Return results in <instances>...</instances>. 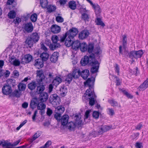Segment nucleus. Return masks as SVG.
<instances>
[{
  "mask_svg": "<svg viewBox=\"0 0 148 148\" xmlns=\"http://www.w3.org/2000/svg\"><path fill=\"white\" fill-rule=\"evenodd\" d=\"M108 102L111 104L112 106L113 107L118 106V104L117 102L113 99L108 100Z\"/></svg>",
  "mask_w": 148,
  "mask_h": 148,
  "instance_id": "nucleus-37",
  "label": "nucleus"
},
{
  "mask_svg": "<svg viewBox=\"0 0 148 148\" xmlns=\"http://www.w3.org/2000/svg\"><path fill=\"white\" fill-rule=\"evenodd\" d=\"M79 49L82 52L88 51L89 53V56L90 54H93L95 56H99L101 53V50L99 47H71V51L73 52ZM87 56V55H86Z\"/></svg>",
  "mask_w": 148,
  "mask_h": 148,
  "instance_id": "nucleus-3",
  "label": "nucleus"
},
{
  "mask_svg": "<svg viewBox=\"0 0 148 148\" xmlns=\"http://www.w3.org/2000/svg\"><path fill=\"white\" fill-rule=\"evenodd\" d=\"M36 86V83L35 82L32 81L29 83L28 85V88L31 90L35 89Z\"/></svg>",
  "mask_w": 148,
  "mask_h": 148,
  "instance_id": "nucleus-33",
  "label": "nucleus"
},
{
  "mask_svg": "<svg viewBox=\"0 0 148 148\" xmlns=\"http://www.w3.org/2000/svg\"><path fill=\"white\" fill-rule=\"evenodd\" d=\"M40 57L42 59V60L43 61H46L49 58V54L47 53L43 52L41 54Z\"/></svg>",
  "mask_w": 148,
  "mask_h": 148,
  "instance_id": "nucleus-27",
  "label": "nucleus"
},
{
  "mask_svg": "<svg viewBox=\"0 0 148 148\" xmlns=\"http://www.w3.org/2000/svg\"><path fill=\"white\" fill-rule=\"evenodd\" d=\"M58 56V53L57 52H55L53 53L50 58V60L51 62L55 63L57 60Z\"/></svg>",
  "mask_w": 148,
  "mask_h": 148,
  "instance_id": "nucleus-20",
  "label": "nucleus"
},
{
  "mask_svg": "<svg viewBox=\"0 0 148 148\" xmlns=\"http://www.w3.org/2000/svg\"><path fill=\"white\" fill-rule=\"evenodd\" d=\"M68 36L66 33L64 34L62 36L60 37V38L59 40V41L61 43H62L64 42V40L67 36Z\"/></svg>",
  "mask_w": 148,
  "mask_h": 148,
  "instance_id": "nucleus-46",
  "label": "nucleus"
},
{
  "mask_svg": "<svg viewBox=\"0 0 148 148\" xmlns=\"http://www.w3.org/2000/svg\"><path fill=\"white\" fill-rule=\"evenodd\" d=\"M16 58L14 56H12L9 59V61L11 63V64H12L14 60L16 59Z\"/></svg>",
  "mask_w": 148,
  "mask_h": 148,
  "instance_id": "nucleus-62",
  "label": "nucleus"
},
{
  "mask_svg": "<svg viewBox=\"0 0 148 148\" xmlns=\"http://www.w3.org/2000/svg\"><path fill=\"white\" fill-rule=\"evenodd\" d=\"M69 118V116L68 115H63L60 119L62 124L63 125H65L67 124Z\"/></svg>",
  "mask_w": 148,
  "mask_h": 148,
  "instance_id": "nucleus-19",
  "label": "nucleus"
},
{
  "mask_svg": "<svg viewBox=\"0 0 148 148\" xmlns=\"http://www.w3.org/2000/svg\"><path fill=\"white\" fill-rule=\"evenodd\" d=\"M32 57L29 54L25 55L22 59V62L24 63H27L30 62L32 60Z\"/></svg>",
  "mask_w": 148,
  "mask_h": 148,
  "instance_id": "nucleus-18",
  "label": "nucleus"
},
{
  "mask_svg": "<svg viewBox=\"0 0 148 148\" xmlns=\"http://www.w3.org/2000/svg\"><path fill=\"white\" fill-rule=\"evenodd\" d=\"M40 4L43 8H46L47 6L48 2L47 0H40Z\"/></svg>",
  "mask_w": 148,
  "mask_h": 148,
  "instance_id": "nucleus-34",
  "label": "nucleus"
},
{
  "mask_svg": "<svg viewBox=\"0 0 148 148\" xmlns=\"http://www.w3.org/2000/svg\"><path fill=\"white\" fill-rule=\"evenodd\" d=\"M144 52L142 50H139L138 51H132L130 54V57L132 59L133 58H140Z\"/></svg>",
  "mask_w": 148,
  "mask_h": 148,
  "instance_id": "nucleus-7",
  "label": "nucleus"
},
{
  "mask_svg": "<svg viewBox=\"0 0 148 148\" xmlns=\"http://www.w3.org/2000/svg\"><path fill=\"white\" fill-rule=\"evenodd\" d=\"M45 89V86L43 85H40L37 86L36 92L38 94H41Z\"/></svg>",
  "mask_w": 148,
  "mask_h": 148,
  "instance_id": "nucleus-32",
  "label": "nucleus"
},
{
  "mask_svg": "<svg viewBox=\"0 0 148 148\" xmlns=\"http://www.w3.org/2000/svg\"><path fill=\"white\" fill-rule=\"evenodd\" d=\"M20 22V19L18 17H16L15 19H14L13 21V22L15 24H19Z\"/></svg>",
  "mask_w": 148,
  "mask_h": 148,
  "instance_id": "nucleus-57",
  "label": "nucleus"
},
{
  "mask_svg": "<svg viewBox=\"0 0 148 148\" xmlns=\"http://www.w3.org/2000/svg\"><path fill=\"white\" fill-rule=\"evenodd\" d=\"M34 65L38 69L43 66V61L41 59H38L35 60Z\"/></svg>",
  "mask_w": 148,
  "mask_h": 148,
  "instance_id": "nucleus-17",
  "label": "nucleus"
},
{
  "mask_svg": "<svg viewBox=\"0 0 148 148\" xmlns=\"http://www.w3.org/2000/svg\"><path fill=\"white\" fill-rule=\"evenodd\" d=\"M59 99L56 94H53L50 96L49 101L54 106H56L58 103V100Z\"/></svg>",
  "mask_w": 148,
  "mask_h": 148,
  "instance_id": "nucleus-9",
  "label": "nucleus"
},
{
  "mask_svg": "<svg viewBox=\"0 0 148 148\" xmlns=\"http://www.w3.org/2000/svg\"><path fill=\"white\" fill-rule=\"evenodd\" d=\"M0 145H2L3 147H9L8 146H11V143H10L8 140H2L0 141Z\"/></svg>",
  "mask_w": 148,
  "mask_h": 148,
  "instance_id": "nucleus-24",
  "label": "nucleus"
},
{
  "mask_svg": "<svg viewBox=\"0 0 148 148\" xmlns=\"http://www.w3.org/2000/svg\"><path fill=\"white\" fill-rule=\"evenodd\" d=\"M123 46H125L126 45L127 41V36L125 35H124L123 36Z\"/></svg>",
  "mask_w": 148,
  "mask_h": 148,
  "instance_id": "nucleus-52",
  "label": "nucleus"
},
{
  "mask_svg": "<svg viewBox=\"0 0 148 148\" xmlns=\"http://www.w3.org/2000/svg\"><path fill=\"white\" fill-rule=\"evenodd\" d=\"M51 144V142L50 141H48L45 144L44 146L43 147H41L40 148H46L48 147Z\"/></svg>",
  "mask_w": 148,
  "mask_h": 148,
  "instance_id": "nucleus-58",
  "label": "nucleus"
},
{
  "mask_svg": "<svg viewBox=\"0 0 148 148\" xmlns=\"http://www.w3.org/2000/svg\"><path fill=\"white\" fill-rule=\"evenodd\" d=\"M139 135V133H134L131 135V137L133 139H137Z\"/></svg>",
  "mask_w": 148,
  "mask_h": 148,
  "instance_id": "nucleus-61",
  "label": "nucleus"
},
{
  "mask_svg": "<svg viewBox=\"0 0 148 148\" xmlns=\"http://www.w3.org/2000/svg\"><path fill=\"white\" fill-rule=\"evenodd\" d=\"M33 41L36 42L38 41L39 39V36L37 33H34L32 34L30 37Z\"/></svg>",
  "mask_w": 148,
  "mask_h": 148,
  "instance_id": "nucleus-26",
  "label": "nucleus"
},
{
  "mask_svg": "<svg viewBox=\"0 0 148 148\" xmlns=\"http://www.w3.org/2000/svg\"><path fill=\"white\" fill-rule=\"evenodd\" d=\"M89 75V71L87 69H85L82 71L80 73V75L84 79H87Z\"/></svg>",
  "mask_w": 148,
  "mask_h": 148,
  "instance_id": "nucleus-23",
  "label": "nucleus"
},
{
  "mask_svg": "<svg viewBox=\"0 0 148 148\" xmlns=\"http://www.w3.org/2000/svg\"><path fill=\"white\" fill-rule=\"evenodd\" d=\"M26 87V84L22 83H20L18 85V87L20 91H23L25 90Z\"/></svg>",
  "mask_w": 148,
  "mask_h": 148,
  "instance_id": "nucleus-36",
  "label": "nucleus"
},
{
  "mask_svg": "<svg viewBox=\"0 0 148 148\" xmlns=\"http://www.w3.org/2000/svg\"><path fill=\"white\" fill-rule=\"evenodd\" d=\"M90 5H92V7L94 9L95 14H98L101 12V9L100 6L98 4H94L92 3V4Z\"/></svg>",
  "mask_w": 148,
  "mask_h": 148,
  "instance_id": "nucleus-22",
  "label": "nucleus"
},
{
  "mask_svg": "<svg viewBox=\"0 0 148 148\" xmlns=\"http://www.w3.org/2000/svg\"><path fill=\"white\" fill-rule=\"evenodd\" d=\"M96 21L97 22V25H100L103 27L105 26V24L101 21V18H97Z\"/></svg>",
  "mask_w": 148,
  "mask_h": 148,
  "instance_id": "nucleus-44",
  "label": "nucleus"
},
{
  "mask_svg": "<svg viewBox=\"0 0 148 148\" xmlns=\"http://www.w3.org/2000/svg\"><path fill=\"white\" fill-rule=\"evenodd\" d=\"M60 92L61 95H65L67 92L66 88L64 87L61 88L60 89Z\"/></svg>",
  "mask_w": 148,
  "mask_h": 148,
  "instance_id": "nucleus-50",
  "label": "nucleus"
},
{
  "mask_svg": "<svg viewBox=\"0 0 148 148\" xmlns=\"http://www.w3.org/2000/svg\"><path fill=\"white\" fill-rule=\"evenodd\" d=\"M16 16V12L14 10L10 11L8 14V16L10 18H13Z\"/></svg>",
  "mask_w": 148,
  "mask_h": 148,
  "instance_id": "nucleus-40",
  "label": "nucleus"
},
{
  "mask_svg": "<svg viewBox=\"0 0 148 148\" xmlns=\"http://www.w3.org/2000/svg\"><path fill=\"white\" fill-rule=\"evenodd\" d=\"M89 34V32L88 30H84L79 34L78 38L79 39L83 40L87 38Z\"/></svg>",
  "mask_w": 148,
  "mask_h": 148,
  "instance_id": "nucleus-10",
  "label": "nucleus"
},
{
  "mask_svg": "<svg viewBox=\"0 0 148 148\" xmlns=\"http://www.w3.org/2000/svg\"><path fill=\"white\" fill-rule=\"evenodd\" d=\"M22 28L26 32L29 33L32 32L34 27L32 23L29 22L23 24Z\"/></svg>",
  "mask_w": 148,
  "mask_h": 148,
  "instance_id": "nucleus-6",
  "label": "nucleus"
},
{
  "mask_svg": "<svg viewBox=\"0 0 148 148\" xmlns=\"http://www.w3.org/2000/svg\"><path fill=\"white\" fill-rule=\"evenodd\" d=\"M12 64L15 66H19L20 64V62L18 60L16 59Z\"/></svg>",
  "mask_w": 148,
  "mask_h": 148,
  "instance_id": "nucleus-59",
  "label": "nucleus"
},
{
  "mask_svg": "<svg viewBox=\"0 0 148 148\" xmlns=\"http://www.w3.org/2000/svg\"><path fill=\"white\" fill-rule=\"evenodd\" d=\"M52 110L49 108H47V114L49 116H50L52 114Z\"/></svg>",
  "mask_w": 148,
  "mask_h": 148,
  "instance_id": "nucleus-60",
  "label": "nucleus"
},
{
  "mask_svg": "<svg viewBox=\"0 0 148 148\" xmlns=\"http://www.w3.org/2000/svg\"><path fill=\"white\" fill-rule=\"evenodd\" d=\"M78 32L77 28L73 27L66 32V34H67L68 37L65 41L64 45H71L72 42L71 40L76 36Z\"/></svg>",
  "mask_w": 148,
  "mask_h": 148,
  "instance_id": "nucleus-4",
  "label": "nucleus"
},
{
  "mask_svg": "<svg viewBox=\"0 0 148 148\" xmlns=\"http://www.w3.org/2000/svg\"><path fill=\"white\" fill-rule=\"evenodd\" d=\"M72 44L71 45H65L66 46H73V45L74 46H80V42L78 40H77L74 42H73L72 40Z\"/></svg>",
  "mask_w": 148,
  "mask_h": 148,
  "instance_id": "nucleus-38",
  "label": "nucleus"
},
{
  "mask_svg": "<svg viewBox=\"0 0 148 148\" xmlns=\"http://www.w3.org/2000/svg\"><path fill=\"white\" fill-rule=\"evenodd\" d=\"M69 8L72 10H74L76 8V4L75 1H71L69 3Z\"/></svg>",
  "mask_w": 148,
  "mask_h": 148,
  "instance_id": "nucleus-30",
  "label": "nucleus"
},
{
  "mask_svg": "<svg viewBox=\"0 0 148 148\" xmlns=\"http://www.w3.org/2000/svg\"><path fill=\"white\" fill-rule=\"evenodd\" d=\"M75 122H71L67 124L68 128L71 130H73L77 126L80 125L82 123V121L78 116H75Z\"/></svg>",
  "mask_w": 148,
  "mask_h": 148,
  "instance_id": "nucleus-5",
  "label": "nucleus"
},
{
  "mask_svg": "<svg viewBox=\"0 0 148 148\" xmlns=\"http://www.w3.org/2000/svg\"><path fill=\"white\" fill-rule=\"evenodd\" d=\"M91 112V110H87L84 116V120L88 118L90 116V113Z\"/></svg>",
  "mask_w": 148,
  "mask_h": 148,
  "instance_id": "nucleus-55",
  "label": "nucleus"
},
{
  "mask_svg": "<svg viewBox=\"0 0 148 148\" xmlns=\"http://www.w3.org/2000/svg\"><path fill=\"white\" fill-rule=\"evenodd\" d=\"M48 96L47 93L43 92L40 94L39 97L40 100L42 102L46 101L48 99Z\"/></svg>",
  "mask_w": 148,
  "mask_h": 148,
  "instance_id": "nucleus-16",
  "label": "nucleus"
},
{
  "mask_svg": "<svg viewBox=\"0 0 148 148\" xmlns=\"http://www.w3.org/2000/svg\"><path fill=\"white\" fill-rule=\"evenodd\" d=\"M53 86L52 84H50L49 86L48 92L50 93L53 90Z\"/></svg>",
  "mask_w": 148,
  "mask_h": 148,
  "instance_id": "nucleus-64",
  "label": "nucleus"
},
{
  "mask_svg": "<svg viewBox=\"0 0 148 148\" xmlns=\"http://www.w3.org/2000/svg\"><path fill=\"white\" fill-rule=\"evenodd\" d=\"M21 91L19 90H15L13 92V95L17 97H19L21 95Z\"/></svg>",
  "mask_w": 148,
  "mask_h": 148,
  "instance_id": "nucleus-42",
  "label": "nucleus"
},
{
  "mask_svg": "<svg viewBox=\"0 0 148 148\" xmlns=\"http://www.w3.org/2000/svg\"><path fill=\"white\" fill-rule=\"evenodd\" d=\"M148 87V81L146 80L141 85L138 89L139 91H143Z\"/></svg>",
  "mask_w": 148,
  "mask_h": 148,
  "instance_id": "nucleus-21",
  "label": "nucleus"
},
{
  "mask_svg": "<svg viewBox=\"0 0 148 148\" xmlns=\"http://www.w3.org/2000/svg\"><path fill=\"white\" fill-rule=\"evenodd\" d=\"M94 78L91 77L87 79L86 82H84L85 86L87 85L89 88L87 89L83 97H85L89 99V103L91 106L94 105L96 101V96L95 95L92 86L94 84Z\"/></svg>",
  "mask_w": 148,
  "mask_h": 148,
  "instance_id": "nucleus-2",
  "label": "nucleus"
},
{
  "mask_svg": "<svg viewBox=\"0 0 148 148\" xmlns=\"http://www.w3.org/2000/svg\"><path fill=\"white\" fill-rule=\"evenodd\" d=\"M73 77L71 73L69 74L66 76V80L69 82H71L73 79Z\"/></svg>",
  "mask_w": 148,
  "mask_h": 148,
  "instance_id": "nucleus-49",
  "label": "nucleus"
},
{
  "mask_svg": "<svg viewBox=\"0 0 148 148\" xmlns=\"http://www.w3.org/2000/svg\"><path fill=\"white\" fill-rule=\"evenodd\" d=\"M107 113L110 116H112L114 115V110L112 108H108L107 109Z\"/></svg>",
  "mask_w": 148,
  "mask_h": 148,
  "instance_id": "nucleus-41",
  "label": "nucleus"
},
{
  "mask_svg": "<svg viewBox=\"0 0 148 148\" xmlns=\"http://www.w3.org/2000/svg\"><path fill=\"white\" fill-rule=\"evenodd\" d=\"M99 56H95L91 54L89 56H85L81 61V63L83 66L88 64L92 66L91 72L92 73L97 72L99 68V63L98 61L96 60V58L99 57Z\"/></svg>",
  "mask_w": 148,
  "mask_h": 148,
  "instance_id": "nucleus-1",
  "label": "nucleus"
},
{
  "mask_svg": "<svg viewBox=\"0 0 148 148\" xmlns=\"http://www.w3.org/2000/svg\"><path fill=\"white\" fill-rule=\"evenodd\" d=\"M93 116L96 119H98L99 116V113L97 111H95L93 112L92 114Z\"/></svg>",
  "mask_w": 148,
  "mask_h": 148,
  "instance_id": "nucleus-54",
  "label": "nucleus"
},
{
  "mask_svg": "<svg viewBox=\"0 0 148 148\" xmlns=\"http://www.w3.org/2000/svg\"><path fill=\"white\" fill-rule=\"evenodd\" d=\"M46 8L48 10V12L50 13L55 11L56 9L55 6L51 5H48Z\"/></svg>",
  "mask_w": 148,
  "mask_h": 148,
  "instance_id": "nucleus-35",
  "label": "nucleus"
},
{
  "mask_svg": "<svg viewBox=\"0 0 148 148\" xmlns=\"http://www.w3.org/2000/svg\"><path fill=\"white\" fill-rule=\"evenodd\" d=\"M51 40L53 43L57 44V42L59 41V39L57 36L54 35L51 37Z\"/></svg>",
  "mask_w": 148,
  "mask_h": 148,
  "instance_id": "nucleus-39",
  "label": "nucleus"
},
{
  "mask_svg": "<svg viewBox=\"0 0 148 148\" xmlns=\"http://www.w3.org/2000/svg\"><path fill=\"white\" fill-rule=\"evenodd\" d=\"M80 75L79 70L75 67H74L73 69L72 75L74 78H77L79 77Z\"/></svg>",
  "mask_w": 148,
  "mask_h": 148,
  "instance_id": "nucleus-12",
  "label": "nucleus"
},
{
  "mask_svg": "<svg viewBox=\"0 0 148 148\" xmlns=\"http://www.w3.org/2000/svg\"><path fill=\"white\" fill-rule=\"evenodd\" d=\"M61 115L60 114L56 112V113L54 115V117L58 121H60L61 119Z\"/></svg>",
  "mask_w": 148,
  "mask_h": 148,
  "instance_id": "nucleus-53",
  "label": "nucleus"
},
{
  "mask_svg": "<svg viewBox=\"0 0 148 148\" xmlns=\"http://www.w3.org/2000/svg\"><path fill=\"white\" fill-rule=\"evenodd\" d=\"M37 108L38 110H40L39 113L41 115L44 113V109L46 108V105L42 103H39L37 105Z\"/></svg>",
  "mask_w": 148,
  "mask_h": 148,
  "instance_id": "nucleus-13",
  "label": "nucleus"
},
{
  "mask_svg": "<svg viewBox=\"0 0 148 148\" xmlns=\"http://www.w3.org/2000/svg\"><path fill=\"white\" fill-rule=\"evenodd\" d=\"M56 21L58 23H62L64 21L63 18L60 16H57L56 18Z\"/></svg>",
  "mask_w": 148,
  "mask_h": 148,
  "instance_id": "nucleus-51",
  "label": "nucleus"
},
{
  "mask_svg": "<svg viewBox=\"0 0 148 148\" xmlns=\"http://www.w3.org/2000/svg\"><path fill=\"white\" fill-rule=\"evenodd\" d=\"M142 127V125L141 123H140L139 124L137 125L135 127L136 130H140Z\"/></svg>",
  "mask_w": 148,
  "mask_h": 148,
  "instance_id": "nucleus-63",
  "label": "nucleus"
},
{
  "mask_svg": "<svg viewBox=\"0 0 148 148\" xmlns=\"http://www.w3.org/2000/svg\"><path fill=\"white\" fill-rule=\"evenodd\" d=\"M44 72L42 69L38 70L36 72L37 79L38 80V82L40 83L42 82L45 78L44 75Z\"/></svg>",
  "mask_w": 148,
  "mask_h": 148,
  "instance_id": "nucleus-8",
  "label": "nucleus"
},
{
  "mask_svg": "<svg viewBox=\"0 0 148 148\" xmlns=\"http://www.w3.org/2000/svg\"><path fill=\"white\" fill-rule=\"evenodd\" d=\"M40 135V133L39 132H37L33 136L32 138L29 140V142L31 143H32L34 140L39 137Z\"/></svg>",
  "mask_w": 148,
  "mask_h": 148,
  "instance_id": "nucleus-28",
  "label": "nucleus"
},
{
  "mask_svg": "<svg viewBox=\"0 0 148 148\" xmlns=\"http://www.w3.org/2000/svg\"><path fill=\"white\" fill-rule=\"evenodd\" d=\"M119 53L123 54V53H126V47H119Z\"/></svg>",
  "mask_w": 148,
  "mask_h": 148,
  "instance_id": "nucleus-47",
  "label": "nucleus"
},
{
  "mask_svg": "<svg viewBox=\"0 0 148 148\" xmlns=\"http://www.w3.org/2000/svg\"><path fill=\"white\" fill-rule=\"evenodd\" d=\"M142 144V143H141L137 142L136 143L135 146L136 148H143Z\"/></svg>",
  "mask_w": 148,
  "mask_h": 148,
  "instance_id": "nucleus-56",
  "label": "nucleus"
},
{
  "mask_svg": "<svg viewBox=\"0 0 148 148\" xmlns=\"http://www.w3.org/2000/svg\"><path fill=\"white\" fill-rule=\"evenodd\" d=\"M61 28L60 26L56 24L53 25L51 27L52 32L54 34H57L60 31Z\"/></svg>",
  "mask_w": 148,
  "mask_h": 148,
  "instance_id": "nucleus-14",
  "label": "nucleus"
},
{
  "mask_svg": "<svg viewBox=\"0 0 148 148\" xmlns=\"http://www.w3.org/2000/svg\"><path fill=\"white\" fill-rule=\"evenodd\" d=\"M2 93L4 95H8L10 94L12 92L11 86L9 85H5L2 88Z\"/></svg>",
  "mask_w": 148,
  "mask_h": 148,
  "instance_id": "nucleus-11",
  "label": "nucleus"
},
{
  "mask_svg": "<svg viewBox=\"0 0 148 148\" xmlns=\"http://www.w3.org/2000/svg\"><path fill=\"white\" fill-rule=\"evenodd\" d=\"M62 82L61 79L58 77H56L53 81V85L57 86Z\"/></svg>",
  "mask_w": 148,
  "mask_h": 148,
  "instance_id": "nucleus-31",
  "label": "nucleus"
},
{
  "mask_svg": "<svg viewBox=\"0 0 148 148\" xmlns=\"http://www.w3.org/2000/svg\"><path fill=\"white\" fill-rule=\"evenodd\" d=\"M65 110V108L62 106H58L56 109V112L62 114Z\"/></svg>",
  "mask_w": 148,
  "mask_h": 148,
  "instance_id": "nucleus-29",
  "label": "nucleus"
},
{
  "mask_svg": "<svg viewBox=\"0 0 148 148\" xmlns=\"http://www.w3.org/2000/svg\"><path fill=\"white\" fill-rule=\"evenodd\" d=\"M111 127L108 125H105L102 127L101 129V131H98V134H101L103 133L104 132H105L109 130L111 128Z\"/></svg>",
  "mask_w": 148,
  "mask_h": 148,
  "instance_id": "nucleus-25",
  "label": "nucleus"
},
{
  "mask_svg": "<svg viewBox=\"0 0 148 148\" xmlns=\"http://www.w3.org/2000/svg\"><path fill=\"white\" fill-rule=\"evenodd\" d=\"M81 11H82L84 12L82 14L81 16L82 19L85 21H88L89 18V15L86 13V12H87V11L86 10L85 8H82L81 9Z\"/></svg>",
  "mask_w": 148,
  "mask_h": 148,
  "instance_id": "nucleus-15",
  "label": "nucleus"
},
{
  "mask_svg": "<svg viewBox=\"0 0 148 148\" xmlns=\"http://www.w3.org/2000/svg\"><path fill=\"white\" fill-rule=\"evenodd\" d=\"M37 16L36 14L34 13L32 14L30 17L31 21L33 22H35L37 19Z\"/></svg>",
  "mask_w": 148,
  "mask_h": 148,
  "instance_id": "nucleus-43",
  "label": "nucleus"
},
{
  "mask_svg": "<svg viewBox=\"0 0 148 148\" xmlns=\"http://www.w3.org/2000/svg\"><path fill=\"white\" fill-rule=\"evenodd\" d=\"M33 40L30 38H27L25 41V43L27 45L31 46V45H33Z\"/></svg>",
  "mask_w": 148,
  "mask_h": 148,
  "instance_id": "nucleus-45",
  "label": "nucleus"
},
{
  "mask_svg": "<svg viewBox=\"0 0 148 148\" xmlns=\"http://www.w3.org/2000/svg\"><path fill=\"white\" fill-rule=\"evenodd\" d=\"M122 92L128 98L132 99L133 98V96L125 90H123Z\"/></svg>",
  "mask_w": 148,
  "mask_h": 148,
  "instance_id": "nucleus-48",
  "label": "nucleus"
}]
</instances>
